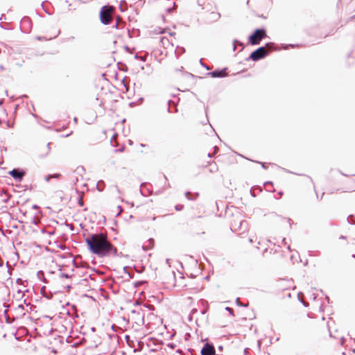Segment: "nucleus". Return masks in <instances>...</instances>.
<instances>
[{
    "label": "nucleus",
    "mask_w": 355,
    "mask_h": 355,
    "mask_svg": "<svg viewBox=\"0 0 355 355\" xmlns=\"http://www.w3.org/2000/svg\"><path fill=\"white\" fill-rule=\"evenodd\" d=\"M85 241L88 250L98 257L116 256L117 254L116 248L109 241L105 234H92Z\"/></svg>",
    "instance_id": "nucleus-1"
},
{
    "label": "nucleus",
    "mask_w": 355,
    "mask_h": 355,
    "mask_svg": "<svg viewBox=\"0 0 355 355\" xmlns=\"http://www.w3.org/2000/svg\"><path fill=\"white\" fill-rule=\"evenodd\" d=\"M114 8L112 6H103L100 10L99 17L101 22L104 25H108L113 19Z\"/></svg>",
    "instance_id": "nucleus-2"
},
{
    "label": "nucleus",
    "mask_w": 355,
    "mask_h": 355,
    "mask_svg": "<svg viewBox=\"0 0 355 355\" xmlns=\"http://www.w3.org/2000/svg\"><path fill=\"white\" fill-rule=\"evenodd\" d=\"M266 37V31L263 29H257L249 37L250 42L252 45L259 44L260 41Z\"/></svg>",
    "instance_id": "nucleus-3"
},
{
    "label": "nucleus",
    "mask_w": 355,
    "mask_h": 355,
    "mask_svg": "<svg viewBox=\"0 0 355 355\" xmlns=\"http://www.w3.org/2000/svg\"><path fill=\"white\" fill-rule=\"evenodd\" d=\"M268 51L266 47H259L250 54V58L254 61H257L261 58H263L268 54Z\"/></svg>",
    "instance_id": "nucleus-4"
},
{
    "label": "nucleus",
    "mask_w": 355,
    "mask_h": 355,
    "mask_svg": "<svg viewBox=\"0 0 355 355\" xmlns=\"http://www.w3.org/2000/svg\"><path fill=\"white\" fill-rule=\"evenodd\" d=\"M9 174L17 181H21L24 175V172L19 169H13L9 172Z\"/></svg>",
    "instance_id": "nucleus-5"
},
{
    "label": "nucleus",
    "mask_w": 355,
    "mask_h": 355,
    "mask_svg": "<svg viewBox=\"0 0 355 355\" xmlns=\"http://www.w3.org/2000/svg\"><path fill=\"white\" fill-rule=\"evenodd\" d=\"M209 76H211L213 78H223L227 76L226 69H223L222 70H216L208 73Z\"/></svg>",
    "instance_id": "nucleus-6"
},
{
    "label": "nucleus",
    "mask_w": 355,
    "mask_h": 355,
    "mask_svg": "<svg viewBox=\"0 0 355 355\" xmlns=\"http://www.w3.org/2000/svg\"><path fill=\"white\" fill-rule=\"evenodd\" d=\"M220 15L218 12H211L207 17V20L209 21H216L220 18Z\"/></svg>",
    "instance_id": "nucleus-7"
},
{
    "label": "nucleus",
    "mask_w": 355,
    "mask_h": 355,
    "mask_svg": "<svg viewBox=\"0 0 355 355\" xmlns=\"http://www.w3.org/2000/svg\"><path fill=\"white\" fill-rule=\"evenodd\" d=\"M61 175L60 173H55L53 175H49L45 176L44 179L46 182H49L51 178H60Z\"/></svg>",
    "instance_id": "nucleus-8"
},
{
    "label": "nucleus",
    "mask_w": 355,
    "mask_h": 355,
    "mask_svg": "<svg viewBox=\"0 0 355 355\" xmlns=\"http://www.w3.org/2000/svg\"><path fill=\"white\" fill-rule=\"evenodd\" d=\"M96 189L99 191H103L105 189V182L103 180H100L96 184Z\"/></svg>",
    "instance_id": "nucleus-9"
},
{
    "label": "nucleus",
    "mask_w": 355,
    "mask_h": 355,
    "mask_svg": "<svg viewBox=\"0 0 355 355\" xmlns=\"http://www.w3.org/2000/svg\"><path fill=\"white\" fill-rule=\"evenodd\" d=\"M51 151L50 143L44 148V155H47Z\"/></svg>",
    "instance_id": "nucleus-10"
},
{
    "label": "nucleus",
    "mask_w": 355,
    "mask_h": 355,
    "mask_svg": "<svg viewBox=\"0 0 355 355\" xmlns=\"http://www.w3.org/2000/svg\"><path fill=\"white\" fill-rule=\"evenodd\" d=\"M347 220L349 223H355V221L353 219V216H349L348 218H347Z\"/></svg>",
    "instance_id": "nucleus-11"
},
{
    "label": "nucleus",
    "mask_w": 355,
    "mask_h": 355,
    "mask_svg": "<svg viewBox=\"0 0 355 355\" xmlns=\"http://www.w3.org/2000/svg\"><path fill=\"white\" fill-rule=\"evenodd\" d=\"M26 23H29V18L25 17L21 20V24H24Z\"/></svg>",
    "instance_id": "nucleus-12"
},
{
    "label": "nucleus",
    "mask_w": 355,
    "mask_h": 355,
    "mask_svg": "<svg viewBox=\"0 0 355 355\" xmlns=\"http://www.w3.org/2000/svg\"><path fill=\"white\" fill-rule=\"evenodd\" d=\"M184 51V49L183 48H178L175 51L177 53H180Z\"/></svg>",
    "instance_id": "nucleus-13"
},
{
    "label": "nucleus",
    "mask_w": 355,
    "mask_h": 355,
    "mask_svg": "<svg viewBox=\"0 0 355 355\" xmlns=\"http://www.w3.org/2000/svg\"><path fill=\"white\" fill-rule=\"evenodd\" d=\"M120 22H121V19L118 18L117 20H116V24L114 26V28H118Z\"/></svg>",
    "instance_id": "nucleus-14"
},
{
    "label": "nucleus",
    "mask_w": 355,
    "mask_h": 355,
    "mask_svg": "<svg viewBox=\"0 0 355 355\" xmlns=\"http://www.w3.org/2000/svg\"><path fill=\"white\" fill-rule=\"evenodd\" d=\"M183 206L182 205H176L175 206V209L176 210L179 211V210H181L182 209Z\"/></svg>",
    "instance_id": "nucleus-15"
},
{
    "label": "nucleus",
    "mask_w": 355,
    "mask_h": 355,
    "mask_svg": "<svg viewBox=\"0 0 355 355\" xmlns=\"http://www.w3.org/2000/svg\"><path fill=\"white\" fill-rule=\"evenodd\" d=\"M115 189L116 191V192L119 193V194H121V190L119 189V187L118 186H115Z\"/></svg>",
    "instance_id": "nucleus-16"
},
{
    "label": "nucleus",
    "mask_w": 355,
    "mask_h": 355,
    "mask_svg": "<svg viewBox=\"0 0 355 355\" xmlns=\"http://www.w3.org/2000/svg\"><path fill=\"white\" fill-rule=\"evenodd\" d=\"M246 225H247V223H246L245 220L241 221V222L240 223V225H241V226Z\"/></svg>",
    "instance_id": "nucleus-17"
},
{
    "label": "nucleus",
    "mask_w": 355,
    "mask_h": 355,
    "mask_svg": "<svg viewBox=\"0 0 355 355\" xmlns=\"http://www.w3.org/2000/svg\"><path fill=\"white\" fill-rule=\"evenodd\" d=\"M148 242H149L150 245H153L154 241H153V239H150L148 240Z\"/></svg>",
    "instance_id": "nucleus-18"
},
{
    "label": "nucleus",
    "mask_w": 355,
    "mask_h": 355,
    "mask_svg": "<svg viewBox=\"0 0 355 355\" xmlns=\"http://www.w3.org/2000/svg\"><path fill=\"white\" fill-rule=\"evenodd\" d=\"M189 196H190V193H189V192L186 193V196H187V198L189 200H190V197H189Z\"/></svg>",
    "instance_id": "nucleus-19"
},
{
    "label": "nucleus",
    "mask_w": 355,
    "mask_h": 355,
    "mask_svg": "<svg viewBox=\"0 0 355 355\" xmlns=\"http://www.w3.org/2000/svg\"><path fill=\"white\" fill-rule=\"evenodd\" d=\"M143 248L144 249V250H148L150 248H148V247H146V245H144V246H143Z\"/></svg>",
    "instance_id": "nucleus-20"
},
{
    "label": "nucleus",
    "mask_w": 355,
    "mask_h": 355,
    "mask_svg": "<svg viewBox=\"0 0 355 355\" xmlns=\"http://www.w3.org/2000/svg\"><path fill=\"white\" fill-rule=\"evenodd\" d=\"M226 309L227 310V311H232V309L231 308H229V307H227Z\"/></svg>",
    "instance_id": "nucleus-21"
},
{
    "label": "nucleus",
    "mask_w": 355,
    "mask_h": 355,
    "mask_svg": "<svg viewBox=\"0 0 355 355\" xmlns=\"http://www.w3.org/2000/svg\"><path fill=\"white\" fill-rule=\"evenodd\" d=\"M262 167H263V168H266V164H265V163H262Z\"/></svg>",
    "instance_id": "nucleus-22"
},
{
    "label": "nucleus",
    "mask_w": 355,
    "mask_h": 355,
    "mask_svg": "<svg viewBox=\"0 0 355 355\" xmlns=\"http://www.w3.org/2000/svg\"><path fill=\"white\" fill-rule=\"evenodd\" d=\"M3 102V99H1V100H0V105H2Z\"/></svg>",
    "instance_id": "nucleus-23"
},
{
    "label": "nucleus",
    "mask_w": 355,
    "mask_h": 355,
    "mask_svg": "<svg viewBox=\"0 0 355 355\" xmlns=\"http://www.w3.org/2000/svg\"><path fill=\"white\" fill-rule=\"evenodd\" d=\"M118 209H119V213L122 211V209L120 206L118 207Z\"/></svg>",
    "instance_id": "nucleus-24"
},
{
    "label": "nucleus",
    "mask_w": 355,
    "mask_h": 355,
    "mask_svg": "<svg viewBox=\"0 0 355 355\" xmlns=\"http://www.w3.org/2000/svg\"><path fill=\"white\" fill-rule=\"evenodd\" d=\"M249 241H250V243H252V242H253V240H252V239H251V238L250 239V240H249Z\"/></svg>",
    "instance_id": "nucleus-25"
},
{
    "label": "nucleus",
    "mask_w": 355,
    "mask_h": 355,
    "mask_svg": "<svg viewBox=\"0 0 355 355\" xmlns=\"http://www.w3.org/2000/svg\"><path fill=\"white\" fill-rule=\"evenodd\" d=\"M283 242H284L285 244H286V239H283Z\"/></svg>",
    "instance_id": "nucleus-26"
},
{
    "label": "nucleus",
    "mask_w": 355,
    "mask_h": 355,
    "mask_svg": "<svg viewBox=\"0 0 355 355\" xmlns=\"http://www.w3.org/2000/svg\"><path fill=\"white\" fill-rule=\"evenodd\" d=\"M79 204H80V205H83L82 201H81L80 200V201H79Z\"/></svg>",
    "instance_id": "nucleus-27"
},
{
    "label": "nucleus",
    "mask_w": 355,
    "mask_h": 355,
    "mask_svg": "<svg viewBox=\"0 0 355 355\" xmlns=\"http://www.w3.org/2000/svg\"><path fill=\"white\" fill-rule=\"evenodd\" d=\"M234 51L236 50V45L235 44L234 45Z\"/></svg>",
    "instance_id": "nucleus-28"
}]
</instances>
